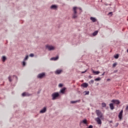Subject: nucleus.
Returning a JSON list of instances; mask_svg holds the SVG:
<instances>
[{"instance_id": "obj_1", "label": "nucleus", "mask_w": 128, "mask_h": 128, "mask_svg": "<svg viewBox=\"0 0 128 128\" xmlns=\"http://www.w3.org/2000/svg\"><path fill=\"white\" fill-rule=\"evenodd\" d=\"M96 114L99 118H101L102 120L104 118V114L100 110H96Z\"/></svg>"}, {"instance_id": "obj_2", "label": "nucleus", "mask_w": 128, "mask_h": 128, "mask_svg": "<svg viewBox=\"0 0 128 128\" xmlns=\"http://www.w3.org/2000/svg\"><path fill=\"white\" fill-rule=\"evenodd\" d=\"M52 100H56V98L60 96V94L58 92H54L52 94Z\"/></svg>"}, {"instance_id": "obj_3", "label": "nucleus", "mask_w": 128, "mask_h": 128, "mask_svg": "<svg viewBox=\"0 0 128 128\" xmlns=\"http://www.w3.org/2000/svg\"><path fill=\"white\" fill-rule=\"evenodd\" d=\"M46 48H48V50H54V47L52 46H46Z\"/></svg>"}, {"instance_id": "obj_4", "label": "nucleus", "mask_w": 128, "mask_h": 128, "mask_svg": "<svg viewBox=\"0 0 128 128\" xmlns=\"http://www.w3.org/2000/svg\"><path fill=\"white\" fill-rule=\"evenodd\" d=\"M46 76V74L44 72H42L41 74H40L38 75L37 78H42L44 76Z\"/></svg>"}, {"instance_id": "obj_5", "label": "nucleus", "mask_w": 128, "mask_h": 128, "mask_svg": "<svg viewBox=\"0 0 128 128\" xmlns=\"http://www.w3.org/2000/svg\"><path fill=\"white\" fill-rule=\"evenodd\" d=\"M112 102H113V104H120V102L118 100H112Z\"/></svg>"}, {"instance_id": "obj_6", "label": "nucleus", "mask_w": 128, "mask_h": 128, "mask_svg": "<svg viewBox=\"0 0 128 128\" xmlns=\"http://www.w3.org/2000/svg\"><path fill=\"white\" fill-rule=\"evenodd\" d=\"M96 120L97 122V123L98 124H102V120H100V118H96Z\"/></svg>"}, {"instance_id": "obj_7", "label": "nucleus", "mask_w": 128, "mask_h": 128, "mask_svg": "<svg viewBox=\"0 0 128 128\" xmlns=\"http://www.w3.org/2000/svg\"><path fill=\"white\" fill-rule=\"evenodd\" d=\"M124 112V110H122L120 113H119V115H118V118H120V120H122V113Z\"/></svg>"}, {"instance_id": "obj_8", "label": "nucleus", "mask_w": 128, "mask_h": 128, "mask_svg": "<svg viewBox=\"0 0 128 128\" xmlns=\"http://www.w3.org/2000/svg\"><path fill=\"white\" fill-rule=\"evenodd\" d=\"M92 72L93 74L96 75L98 74H100V71H95L92 69Z\"/></svg>"}, {"instance_id": "obj_9", "label": "nucleus", "mask_w": 128, "mask_h": 128, "mask_svg": "<svg viewBox=\"0 0 128 128\" xmlns=\"http://www.w3.org/2000/svg\"><path fill=\"white\" fill-rule=\"evenodd\" d=\"M81 86H82L83 88H87L88 86V84L86 82L83 83L81 84Z\"/></svg>"}, {"instance_id": "obj_10", "label": "nucleus", "mask_w": 128, "mask_h": 128, "mask_svg": "<svg viewBox=\"0 0 128 128\" xmlns=\"http://www.w3.org/2000/svg\"><path fill=\"white\" fill-rule=\"evenodd\" d=\"M46 108L44 107L41 110H40V114H44V112H46Z\"/></svg>"}, {"instance_id": "obj_11", "label": "nucleus", "mask_w": 128, "mask_h": 128, "mask_svg": "<svg viewBox=\"0 0 128 128\" xmlns=\"http://www.w3.org/2000/svg\"><path fill=\"white\" fill-rule=\"evenodd\" d=\"M58 60V56L50 58V60Z\"/></svg>"}, {"instance_id": "obj_12", "label": "nucleus", "mask_w": 128, "mask_h": 128, "mask_svg": "<svg viewBox=\"0 0 128 128\" xmlns=\"http://www.w3.org/2000/svg\"><path fill=\"white\" fill-rule=\"evenodd\" d=\"M22 96H30V94H28V92H24L22 94Z\"/></svg>"}, {"instance_id": "obj_13", "label": "nucleus", "mask_w": 128, "mask_h": 128, "mask_svg": "<svg viewBox=\"0 0 128 128\" xmlns=\"http://www.w3.org/2000/svg\"><path fill=\"white\" fill-rule=\"evenodd\" d=\"M66 88H63L62 89L60 90V92H61V94H64V92H66Z\"/></svg>"}, {"instance_id": "obj_14", "label": "nucleus", "mask_w": 128, "mask_h": 128, "mask_svg": "<svg viewBox=\"0 0 128 128\" xmlns=\"http://www.w3.org/2000/svg\"><path fill=\"white\" fill-rule=\"evenodd\" d=\"M110 110H112L114 109V103H110Z\"/></svg>"}, {"instance_id": "obj_15", "label": "nucleus", "mask_w": 128, "mask_h": 128, "mask_svg": "<svg viewBox=\"0 0 128 128\" xmlns=\"http://www.w3.org/2000/svg\"><path fill=\"white\" fill-rule=\"evenodd\" d=\"M76 8H78L76 7L73 8L74 14H76L78 13V12H76Z\"/></svg>"}, {"instance_id": "obj_16", "label": "nucleus", "mask_w": 128, "mask_h": 128, "mask_svg": "<svg viewBox=\"0 0 128 128\" xmlns=\"http://www.w3.org/2000/svg\"><path fill=\"white\" fill-rule=\"evenodd\" d=\"M58 6H56V5L54 4L50 6V8H52V10H56Z\"/></svg>"}, {"instance_id": "obj_17", "label": "nucleus", "mask_w": 128, "mask_h": 128, "mask_svg": "<svg viewBox=\"0 0 128 128\" xmlns=\"http://www.w3.org/2000/svg\"><path fill=\"white\" fill-rule=\"evenodd\" d=\"M90 19L92 20L93 22H96V18L90 17Z\"/></svg>"}, {"instance_id": "obj_18", "label": "nucleus", "mask_w": 128, "mask_h": 128, "mask_svg": "<svg viewBox=\"0 0 128 128\" xmlns=\"http://www.w3.org/2000/svg\"><path fill=\"white\" fill-rule=\"evenodd\" d=\"M62 72V70H56L55 72L56 74H60Z\"/></svg>"}, {"instance_id": "obj_19", "label": "nucleus", "mask_w": 128, "mask_h": 128, "mask_svg": "<svg viewBox=\"0 0 128 128\" xmlns=\"http://www.w3.org/2000/svg\"><path fill=\"white\" fill-rule=\"evenodd\" d=\"M95 82H100V80H102V78L100 77H98V78H96L94 79Z\"/></svg>"}, {"instance_id": "obj_20", "label": "nucleus", "mask_w": 128, "mask_h": 128, "mask_svg": "<svg viewBox=\"0 0 128 128\" xmlns=\"http://www.w3.org/2000/svg\"><path fill=\"white\" fill-rule=\"evenodd\" d=\"M98 31L96 30L95 32H93L92 34H93L94 36H96V34H98Z\"/></svg>"}, {"instance_id": "obj_21", "label": "nucleus", "mask_w": 128, "mask_h": 128, "mask_svg": "<svg viewBox=\"0 0 128 128\" xmlns=\"http://www.w3.org/2000/svg\"><path fill=\"white\" fill-rule=\"evenodd\" d=\"M80 102V100H76V101H71L70 102H71V104H76V103L78 102Z\"/></svg>"}, {"instance_id": "obj_22", "label": "nucleus", "mask_w": 128, "mask_h": 128, "mask_svg": "<svg viewBox=\"0 0 128 128\" xmlns=\"http://www.w3.org/2000/svg\"><path fill=\"white\" fill-rule=\"evenodd\" d=\"M6 56H2V62H6Z\"/></svg>"}, {"instance_id": "obj_23", "label": "nucleus", "mask_w": 128, "mask_h": 128, "mask_svg": "<svg viewBox=\"0 0 128 128\" xmlns=\"http://www.w3.org/2000/svg\"><path fill=\"white\" fill-rule=\"evenodd\" d=\"M114 58L118 59V58H120V54H116L115 56H114Z\"/></svg>"}, {"instance_id": "obj_24", "label": "nucleus", "mask_w": 128, "mask_h": 128, "mask_svg": "<svg viewBox=\"0 0 128 128\" xmlns=\"http://www.w3.org/2000/svg\"><path fill=\"white\" fill-rule=\"evenodd\" d=\"M8 80L9 82H12V77H10V76H8Z\"/></svg>"}, {"instance_id": "obj_25", "label": "nucleus", "mask_w": 128, "mask_h": 128, "mask_svg": "<svg viewBox=\"0 0 128 128\" xmlns=\"http://www.w3.org/2000/svg\"><path fill=\"white\" fill-rule=\"evenodd\" d=\"M102 108H106V104L104 102L102 104Z\"/></svg>"}, {"instance_id": "obj_26", "label": "nucleus", "mask_w": 128, "mask_h": 128, "mask_svg": "<svg viewBox=\"0 0 128 128\" xmlns=\"http://www.w3.org/2000/svg\"><path fill=\"white\" fill-rule=\"evenodd\" d=\"M84 93L85 94V96H86V94H90V91H84Z\"/></svg>"}, {"instance_id": "obj_27", "label": "nucleus", "mask_w": 128, "mask_h": 128, "mask_svg": "<svg viewBox=\"0 0 128 128\" xmlns=\"http://www.w3.org/2000/svg\"><path fill=\"white\" fill-rule=\"evenodd\" d=\"M72 18H78V16L76 14H74Z\"/></svg>"}, {"instance_id": "obj_28", "label": "nucleus", "mask_w": 128, "mask_h": 128, "mask_svg": "<svg viewBox=\"0 0 128 128\" xmlns=\"http://www.w3.org/2000/svg\"><path fill=\"white\" fill-rule=\"evenodd\" d=\"M82 122L83 124H88V123L86 122H87L86 119H84V120H83Z\"/></svg>"}, {"instance_id": "obj_29", "label": "nucleus", "mask_w": 128, "mask_h": 128, "mask_svg": "<svg viewBox=\"0 0 128 128\" xmlns=\"http://www.w3.org/2000/svg\"><path fill=\"white\" fill-rule=\"evenodd\" d=\"M28 59V56L27 55L24 58V60L25 61V60H27Z\"/></svg>"}, {"instance_id": "obj_30", "label": "nucleus", "mask_w": 128, "mask_h": 128, "mask_svg": "<svg viewBox=\"0 0 128 128\" xmlns=\"http://www.w3.org/2000/svg\"><path fill=\"white\" fill-rule=\"evenodd\" d=\"M117 65H118V62H114V63L113 64L112 66H113L114 68H116V66Z\"/></svg>"}, {"instance_id": "obj_31", "label": "nucleus", "mask_w": 128, "mask_h": 128, "mask_svg": "<svg viewBox=\"0 0 128 128\" xmlns=\"http://www.w3.org/2000/svg\"><path fill=\"white\" fill-rule=\"evenodd\" d=\"M34 54H30V56L31 58H33V56H34Z\"/></svg>"}, {"instance_id": "obj_32", "label": "nucleus", "mask_w": 128, "mask_h": 128, "mask_svg": "<svg viewBox=\"0 0 128 128\" xmlns=\"http://www.w3.org/2000/svg\"><path fill=\"white\" fill-rule=\"evenodd\" d=\"M22 66H26V62H24V60L22 62Z\"/></svg>"}, {"instance_id": "obj_33", "label": "nucleus", "mask_w": 128, "mask_h": 128, "mask_svg": "<svg viewBox=\"0 0 128 128\" xmlns=\"http://www.w3.org/2000/svg\"><path fill=\"white\" fill-rule=\"evenodd\" d=\"M58 86H59V88H62V84H58Z\"/></svg>"}, {"instance_id": "obj_34", "label": "nucleus", "mask_w": 128, "mask_h": 128, "mask_svg": "<svg viewBox=\"0 0 128 128\" xmlns=\"http://www.w3.org/2000/svg\"><path fill=\"white\" fill-rule=\"evenodd\" d=\"M88 72V70H86L85 71L82 72H81V74H84L85 72Z\"/></svg>"}, {"instance_id": "obj_35", "label": "nucleus", "mask_w": 128, "mask_h": 128, "mask_svg": "<svg viewBox=\"0 0 128 128\" xmlns=\"http://www.w3.org/2000/svg\"><path fill=\"white\" fill-rule=\"evenodd\" d=\"M90 82H91L92 84H94V80H90Z\"/></svg>"}, {"instance_id": "obj_36", "label": "nucleus", "mask_w": 128, "mask_h": 128, "mask_svg": "<svg viewBox=\"0 0 128 128\" xmlns=\"http://www.w3.org/2000/svg\"><path fill=\"white\" fill-rule=\"evenodd\" d=\"M128 110V106L127 105L126 108V110Z\"/></svg>"}, {"instance_id": "obj_37", "label": "nucleus", "mask_w": 128, "mask_h": 128, "mask_svg": "<svg viewBox=\"0 0 128 128\" xmlns=\"http://www.w3.org/2000/svg\"><path fill=\"white\" fill-rule=\"evenodd\" d=\"M88 78H92V76H88Z\"/></svg>"}, {"instance_id": "obj_38", "label": "nucleus", "mask_w": 128, "mask_h": 128, "mask_svg": "<svg viewBox=\"0 0 128 128\" xmlns=\"http://www.w3.org/2000/svg\"><path fill=\"white\" fill-rule=\"evenodd\" d=\"M104 74H106V72H104L103 74H101V76H104Z\"/></svg>"}, {"instance_id": "obj_39", "label": "nucleus", "mask_w": 128, "mask_h": 128, "mask_svg": "<svg viewBox=\"0 0 128 128\" xmlns=\"http://www.w3.org/2000/svg\"><path fill=\"white\" fill-rule=\"evenodd\" d=\"M15 78H16V80H18V76H15Z\"/></svg>"}, {"instance_id": "obj_40", "label": "nucleus", "mask_w": 128, "mask_h": 128, "mask_svg": "<svg viewBox=\"0 0 128 128\" xmlns=\"http://www.w3.org/2000/svg\"><path fill=\"white\" fill-rule=\"evenodd\" d=\"M109 14H112V12H110Z\"/></svg>"}, {"instance_id": "obj_41", "label": "nucleus", "mask_w": 128, "mask_h": 128, "mask_svg": "<svg viewBox=\"0 0 128 128\" xmlns=\"http://www.w3.org/2000/svg\"><path fill=\"white\" fill-rule=\"evenodd\" d=\"M118 126V123L116 124V126Z\"/></svg>"}, {"instance_id": "obj_42", "label": "nucleus", "mask_w": 128, "mask_h": 128, "mask_svg": "<svg viewBox=\"0 0 128 128\" xmlns=\"http://www.w3.org/2000/svg\"><path fill=\"white\" fill-rule=\"evenodd\" d=\"M79 9L80 10H82L81 12H82V8H79Z\"/></svg>"}, {"instance_id": "obj_43", "label": "nucleus", "mask_w": 128, "mask_h": 128, "mask_svg": "<svg viewBox=\"0 0 128 128\" xmlns=\"http://www.w3.org/2000/svg\"><path fill=\"white\" fill-rule=\"evenodd\" d=\"M40 91H38V94H40Z\"/></svg>"}, {"instance_id": "obj_44", "label": "nucleus", "mask_w": 128, "mask_h": 128, "mask_svg": "<svg viewBox=\"0 0 128 128\" xmlns=\"http://www.w3.org/2000/svg\"><path fill=\"white\" fill-rule=\"evenodd\" d=\"M14 76H16V75H13V77L14 78Z\"/></svg>"}, {"instance_id": "obj_45", "label": "nucleus", "mask_w": 128, "mask_h": 128, "mask_svg": "<svg viewBox=\"0 0 128 128\" xmlns=\"http://www.w3.org/2000/svg\"><path fill=\"white\" fill-rule=\"evenodd\" d=\"M107 80H110V79L108 78Z\"/></svg>"}, {"instance_id": "obj_46", "label": "nucleus", "mask_w": 128, "mask_h": 128, "mask_svg": "<svg viewBox=\"0 0 128 128\" xmlns=\"http://www.w3.org/2000/svg\"><path fill=\"white\" fill-rule=\"evenodd\" d=\"M96 84V86H98L99 84L97 83Z\"/></svg>"}, {"instance_id": "obj_47", "label": "nucleus", "mask_w": 128, "mask_h": 128, "mask_svg": "<svg viewBox=\"0 0 128 128\" xmlns=\"http://www.w3.org/2000/svg\"><path fill=\"white\" fill-rule=\"evenodd\" d=\"M110 122H112V120L110 121Z\"/></svg>"}]
</instances>
